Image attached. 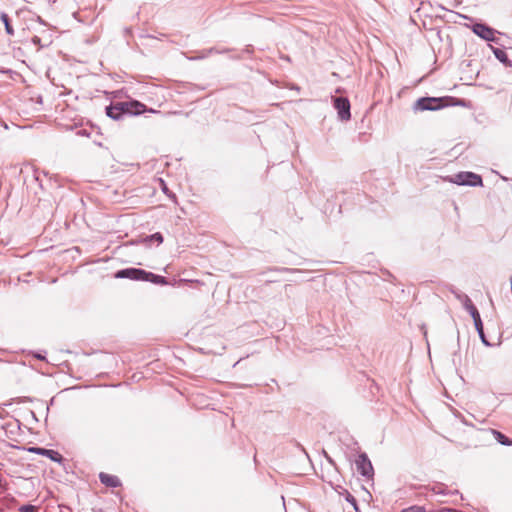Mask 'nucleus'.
<instances>
[{
    "label": "nucleus",
    "instance_id": "nucleus-1",
    "mask_svg": "<svg viewBox=\"0 0 512 512\" xmlns=\"http://www.w3.org/2000/svg\"><path fill=\"white\" fill-rule=\"evenodd\" d=\"M146 106L139 101L117 102L106 107V115L113 120H121L124 117L137 116L143 113Z\"/></svg>",
    "mask_w": 512,
    "mask_h": 512
},
{
    "label": "nucleus",
    "instance_id": "nucleus-2",
    "mask_svg": "<svg viewBox=\"0 0 512 512\" xmlns=\"http://www.w3.org/2000/svg\"><path fill=\"white\" fill-rule=\"evenodd\" d=\"M115 278L146 281L157 285H167L168 281L164 276L154 274L140 268H124L115 273Z\"/></svg>",
    "mask_w": 512,
    "mask_h": 512
},
{
    "label": "nucleus",
    "instance_id": "nucleus-3",
    "mask_svg": "<svg viewBox=\"0 0 512 512\" xmlns=\"http://www.w3.org/2000/svg\"><path fill=\"white\" fill-rule=\"evenodd\" d=\"M457 298L462 301V304H463L465 310H467L469 312V314L471 315V317L473 318L475 329H476L482 343L486 346H490V343L488 342V340L486 339V336L484 334L483 323H482V320L480 317V313L477 310V308L475 307V305L472 303L471 299L466 294H462V295L459 294V295H457Z\"/></svg>",
    "mask_w": 512,
    "mask_h": 512
},
{
    "label": "nucleus",
    "instance_id": "nucleus-4",
    "mask_svg": "<svg viewBox=\"0 0 512 512\" xmlns=\"http://www.w3.org/2000/svg\"><path fill=\"white\" fill-rule=\"evenodd\" d=\"M446 97H422L413 105L415 111H436L446 106Z\"/></svg>",
    "mask_w": 512,
    "mask_h": 512
},
{
    "label": "nucleus",
    "instance_id": "nucleus-5",
    "mask_svg": "<svg viewBox=\"0 0 512 512\" xmlns=\"http://www.w3.org/2000/svg\"><path fill=\"white\" fill-rule=\"evenodd\" d=\"M452 183L471 187L483 186L482 177L473 172H459L450 178Z\"/></svg>",
    "mask_w": 512,
    "mask_h": 512
},
{
    "label": "nucleus",
    "instance_id": "nucleus-6",
    "mask_svg": "<svg viewBox=\"0 0 512 512\" xmlns=\"http://www.w3.org/2000/svg\"><path fill=\"white\" fill-rule=\"evenodd\" d=\"M334 108L337 110V114L340 120L348 121L351 118L350 113V102L346 97H334L333 98Z\"/></svg>",
    "mask_w": 512,
    "mask_h": 512
},
{
    "label": "nucleus",
    "instance_id": "nucleus-7",
    "mask_svg": "<svg viewBox=\"0 0 512 512\" xmlns=\"http://www.w3.org/2000/svg\"><path fill=\"white\" fill-rule=\"evenodd\" d=\"M472 31L477 36H479L480 38H482L486 41L497 42V38L495 37V34L497 33V31L484 23L473 24Z\"/></svg>",
    "mask_w": 512,
    "mask_h": 512
},
{
    "label": "nucleus",
    "instance_id": "nucleus-8",
    "mask_svg": "<svg viewBox=\"0 0 512 512\" xmlns=\"http://www.w3.org/2000/svg\"><path fill=\"white\" fill-rule=\"evenodd\" d=\"M357 471L364 477L370 478L373 475V466L366 453H361L356 459Z\"/></svg>",
    "mask_w": 512,
    "mask_h": 512
},
{
    "label": "nucleus",
    "instance_id": "nucleus-9",
    "mask_svg": "<svg viewBox=\"0 0 512 512\" xmlns=\"http://www.w3.org/2000/svg\"><path fill=\"white\" fill-rule=\"evenodd\" d=\"M28 451L34 454L45 456L57 463H61L64 460L63 456L58 451L52 449H46L42 447H29Z\"/></svg>",
    "mask_w": 512,
    "mask_h": 512
},
{
    "label": "nucleus",
    "instance_id": "nucleus-10",
    "mask_svg": "<svg viewBox=\"0 0 512 512\" xmlns=\"http://www.w3.org/2000/svg\"><path fill=\"white\" fill-rule=\"evenodd\" d=\"M99 479L101 483L107 487L117 488L121 485V482L117 476L110 475L104 472H101L99 474Z\"/></svg>",
    "mask_w": 512,
    "mask_h": 512
},
{
    "label": "nucleus",
    "instance_id": "nucleus-11",
    "mask_svg": "<svg viewBox=\"0 0 512 512\" xmlns=\"http://www.w3.org/2000/svg\"><path fill=\"white\" fill-rule=\"evenodd\" d=\"M492 51L495 58L499 60L502 64H504L506 67L512 66V61L508 58V55L504 50L492 47Z\"/></svg>",
    "mask_w": 512,
    "mask_h": 512
},
{
    "label": "nucleus",
    "instance_id": "nucleus-12",
    "mask_svg": "<svg viewBox=\"0 0 512 512\" xmlns=\"http://www.w3.org/2000/svg\"><path fill=\"white\" fill-rule=\"evenodd\" d=\"M140 242L147 247H149L152 242H156L157 245H160L163 242V235L160 232H156L154 234L142 238Z\"/></svg>",
    "mask_w": 512,
    "mask_h": 512
},
{
    "label": "nucleus",
    "instance_id": "nucleus-13",
    "mask_svg": "<svg viewBox=\"0 0 512 512\" xmlns=\"http://www.w3.org/2000/svg\"><path fill=\"white\" fill-rule=\"evenodd\" d=\"M491 433L493 434L495 440L504 446H511L512 440L508 438L506 435H504L502 432L492 429Z\"/></svg>",
    "mask_w": 512,
    "mask_h": 512
},
{
    "label": "nucleus",
    "instance_id": "nucleus-14",
    "mask_svg": "<svg viewBox=\"0 0 512 512\" xmlns=\"http://www.w3.org/2000/svg\"><path fill=\"white\" fill-rule=\"evenodd\" d=\"M0 19L3 22L4 26H5L6 33L8 35H13L14 34V29H13L11 23H10L9 16L5 12H2L0 14Z\"/></svg>",
    "mask_w": 512,
    "mask_h": 512
},
{
    "label": "nucleus",
    "instance_id": "nucleus-15",
    "mask_svg": "<svg viewBox=\"0 0 512 512\" xmlns=\"http://www.w3.org/2000/svg\"><path fill=\"white\" fill-rule=\"evenodd\" d=\"M346 501L349 502L353 508L355 509V511H358V504H357V500L356 498L350 494L348 491H346Z\"/></svg>",
    "mask_w": 512,
    "mask_h": 512
},
{
    "label": "nucleus",
    "instance_id": "nucleus-16",
    "mask_svg": "<svg viewBox=\"0 0 512 512\" xmlns=\"http://www.w3.org/2000/svg\"><path fill=\"white\" fill-rule=\"evenodd\" d=\"M19 512H37V507L31 504L22 505L19 507Z\"/></svg>",
    "mask_w": 512,
    "mask_h": 512
},
{
    "label": "nucleus",
    "instance_id": "nucleus-17",
    "mask_svg": "<svg viewBox=\"0 0 512 512\" xmlns=\"http://www.w3.org/2000/svg\"><path fill=\"white\" fill-rule=\"evenodd\" d=\"M32 43H33V44H35V45H37V46H39L40 48L45 47V46H47V45H48V44H42V43H41V38H40V37H38V36H34V37L32 38Z\"/></svg>",
    "mask_w": 512,
    "mask_h": 512
},
{
    "label": "nucleus",
    "instance_id": "nucleus-18",
    "mask_svg": "<svg viewBox=\"0 0 512 512\" xmlns=\"http://www.w3.org/2000/svg\"><path fill=\"white\" fill-rule=\"evenodd\" d=\"M402 512H424V509L421 507H410L408 509L402 510Z\"/></svg>",
    "mask_w": 512,
    "mask_h": 512
},
{
    "label": "nucleus",
    "instance_id": "nucleus-19",
    "mask_svg": "<svg viewBox=\"0 0 512 512\" xmlns=\"http://www.w3.org/2000/svg\"><path fill=\"white\" fill-rule=\"evenodd\" d=\"M433 491L437 492V493H444L441 486H437V487H434L433 488Z\"/></svg>",
    "mask_w": 512,
    "mask_h": 512
},
{
    "label": "nucleus",
    "instance_id": "nucleus-20",
    "mask_svg": "<svg viewBox=\"0 0 512 512\" xmlns=\"http://www.w3.org/2000/svg\"><path fill=\"white\" fill-rule=\"evenodd\" d=\"M213 52L219 53V51L215 50L214 48H210L209 50H207L208 54L213 53Z\"/></svg>",
    "mask_w": 512,
    "mask_h": 512
},
{
    "label": "nucleus",
    "instance_id": "nucleus-21",
    "mask_svg": "<svg viewBox=\"0 0 512 512\" xmlns=\"http://www.w3.org/2000/svg\"><path fill=\"white\" fill-rule=\"evenodd\" d=\"M325 456H326V458L328 459V461H329L330 463H332V459H331V458H330L326 453H325Z\"/></svg>",
    "mask_w": 512,
    "mask_h": 512
},
{
    "label": "nucleus",
    "instance_id": "nucleus-22",
    "mask_svg": "<svg viewBox=\"0 0 512 512\" xmlns=\"http://www.w3.org/2000/svg\"><path fill=\"white\" fill-rule=\"evenodd\" d=\"M36 357H37L38 359H41V360H42V359H44V357H43L42 355H39V354H38V355H36Z\"/></svg>",
    "mask_w": 512,
    "mask_h": 512
}]
</instances>
